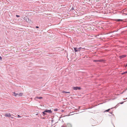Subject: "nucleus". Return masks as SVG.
<instances>
[{"instance_id":"1","label":"nucleus","mask_w":127,"mask_h":127,"mask_svg":"<svg viewBox=\"0 0 127 127\" xmlns=\"http://www.w3.org/2000/svg\"><path fill=\"white\" fill-rule=\"evenodd\" d=\"M81 47H80L79 48L77 47H74V50L75 52H77L81 50Z\"/></svg>"},{"instance_id":"2","label":"nucleus","mask_w":127,"mask_h":127,"mask_svg":"<svg viewBox=\"0 0 127 127\" xmlns=\"http://www.w3.org/2000/svg\"><path fill=\"white\" fill-rule=\"evenodd\" d=\"M11 115H11L9 113H7L5 114L4 116L6 117H11Z\"/></svg>"},{"instance_id":"3","label":"nucleus","mask_w":127,"mask_h":127,"mask_svg":"<svg viewBox=\"0 0 127 127\" xmlns=\"http://www.w3.org/2000/svg\"><path fill=\"white\" fill-rule=\"evenodd\" d=\"M73 89L74 90H80L81 89V88L80 87H73Z\"/></svg>"},{"instance_id":"4","label":"nucleus","mask_w":127,"mask_h":127,"mask_svg":"<svg viewBox=\"0 0 127 127\" xmlns=\"http://www.w3.org/2000/svg\"><path fill=\"white\" fill-rule=\"evenodd\" d=\"M65 127H72L71 125L69 123H68L65 125Z\"/></svg>"},{"instance_id":"5","label":"nucleus","mask_w":127,"mask_h":127,"mask_svg":"<svg viewBox=\"0 0 127 127\" xmlns=\"http://www.w3.org/2000/svg\"><path fill=\"white\" fill-rule=\"evenodd\" d=\"M44 112H46L49 113H51L52 112L51 111V110H45V111H44Z\"/></svg>"},{"instance_id":"6","label":"nucleus","mask_w":127,"mask_h":127,"mask_svg":"<svg viewBox=\"0 0 127 127\" xmlns=\"http://www.w3.org/2000/svg\"><path fill=\"white\" fill-rule=\"evenodd\" d=\"M126 55H124L122 56H119V57L120 59H122L124 57H126Z\"/></svg>"},{"instance_id":"7","label":"nucleus","mask_w":127,"mask_h":127,"mask_svg":"<svg viewBox=\"0 0 127 127\" xmlns=\"http://www.w3.org/2000/svg\"><path fill=\"white\" fill-rule=\"evenodd\" d=\"M101 61L100 60H93V62H101Z\"/></svg>"},{"instance_id":"8","label":"nucleus","mask_w":127,"mask_h":127,"mask_svg":"<svg viewBox=\"0 0 127 127\" xmlns=\"http://www.w3.org/2000/svg\"><path fill=\"white\" fill-rule=\"evenodd\" d=\"M42 98V97H38V96H36L35 97V98H37L39 99H41Z\"/></svg>"},{"instance_id":"9","label":"nucleus","mask_w":127,"mask_h":127,"mask_svg":"<svg viewBox=\"0 0 127 127\" xmlns=\"http://www.w3.org/2000/svg\"><path fill=\"white\" fill-rule=\"evenodd\" d=\"M63 93L64 94H65L66 93H68V94H70V92H64Z\"/></svg>"},{"instance_id":"10","label":"nucleus","mask_w":127,"mask_h":127,"mask_svg":"<svg viewBox=\"0 0 127 127\" xmlns=\"http://www.w3.org/2000/svg\"><path fill=\"white\" fill-rule=\"evenodd\" d=\"M13 94H14V95L15 96H17L18 95H19V94L17 93H13Z\"/></svg>"},{"instance_id":"11","label":"nucleus","mask_w":127,"mask_h":127,"mask_svg":"<svg viewBox=\"0 0 127 127\" xmlns=\"http://www.w3.org/2000/svg\"><path fill=\"white\" fill-rule=\"evenodd\" d=\"M127 73V71H125V72H123L122 73H121V74L122 75H124V74H126Z\"/></svg>"},{"instance_id":"12","label":"nucleus","mask_w":127,"mask_h":127,"mask_svg":"<svg viewBox=\"0 0 127 127\" xmlns=\"http://www.w3.org/2000/svg\"><path fill=\"white\" fill-rule=\"evenodd\" d=\"M20 96H22L23 95V93H20L18 95Z\"/></svg>"},{"instance_id":"13","label":"nucleus","mask_w":127,"mask_h":127,"mask_svg":"<svg viewBox=\"0 0 127 127\" xmlns=\"http://www.w3.org/2000/svg\"><path fill=\"white\" fill-rule=\"evenodd\" d=\"M122 20H121V19H117L116 20V21H118V22H119L121 21H122Z\"/></svg>"},{"instance_id":"14","label":"nucleus","mask_w":127,"mask_h":127,"mask_svg":"<svg viewBox=\"0 0 127 127\" xmlns=\"http://www.w3.org/2000/svg\"><path fill=\"white\" fill-rule=\"evenodd\" d=\"M45 112H44V111L43 112H42V113L44 115H46V113Z\"/></svg>"},{"instance_id":"15","label":"nucleus","mask_w":127,"mask_h":127,"mask_svg":"<svg viewBox=\"0 0 127 127\" xmlns=\"http://www.w3.org/2000/svg\"><path fill=\"white\" fill-rule=\"evenodd\" d=\"M110 110V109H108L106 110L105 111H106V112H108V111H109Z\"/></svg>"},{"instance_id":"16","label":"nucleus","mask_w":127,"mask_h":127,"mask_svg":"<svg viewBox=\"0 0 127 127\" xmlns=\"http://www.w3.org/2000/svg\"><path fill=\"white\" fill-rule=\"evenodd\" d=\"M16 16L17 17H20V16L19 15H16Z\"/></svg>"},{"instance_id":"17","label":"nucleus","mask_w":127,"mask_h":127,"mask_svg":"<svg viewBox=\"0 0 127 127\" xmlns=\"http://www.w3.org/2000/svg\"><path fill=\"white\" fill-rule=\"evenodd\" d=\"M18 117V118H19V117H21L19 115H18V117Z\"/></svg>"},{"instance_id":"18","label":"nucleus","mask_w":127,"mask_h":127,"mask_svg":"<svg viewBox=\"0 0 127 127\" xmlns=\"http://www.w3.org/2000/svg\"><path fill=\"white\" fill-rule=\"evenodd\" d=\"M125 66V67H127V63L126 64Z\"/></svg>"},{"instance_id":"19","label":"nucleus","mask_w":127,"mask_h":127,"mask_svg":"<svg viewBox=\"0 0 127 127\" xmlns=\"http://www.w3.org/2000/svg\"><path fill=\"white\" fill-rule=\"evenodd\" d=\"M36 28H39V27L38 26H36Z\"/></svg>"},{"instance_id":"20","label":"nucleus","mask_w":127,"mask_h":127,"mask_svg":"<svg viewBox=\"0 0 127 127\" xmlns=\"http://www.w3.org/2000/svg\"><path fill=\"white\" fill-rule=\"evenodd\" d=\"M0 60H2V58L1 57H0Z\"/></svg>"},{"instance_id":"21","label":"nucleus","mask_w":127,"mask_h":127,"mask_svg":"<svg viewBox=\"0 0 127 127\" xmlns=\"http://www.w3.org/2000/svg\"><path fill=\"white\" fill-rule=\"evenodd\" d=\"M11 117V118H12V119L13 118H14V117H11H11Z\"/></svg>"},{"instance_id":"22","label":"nucleus","mask_w":127,"mask_h":127,"mask_svg":"<svg viewBox=\"0 0 127 127\" xmlns=\"http://www.w3.org/2000/svg\"><path fill=\"white\" fill-rule=\"evenodd\" d=\"M61 127H64V126H62Z\"/></svg>"},{"instance_id":"23","label":"nucleus","mask_w":127,"mask_h":127,"mask_svg":"<svg viewBox=\"0 0 127 127\" xmlns=\"http://www.w3.org/2000/svg\"><path fill=\"white\" fill-rule=\"evenodd\" d=\"M112 112H111V113H110L111 114H112Z\"/></svg>"},{"instance_id":"24","label":"nucleus","mask_w":127,"mask_h":127,"mask_svg":"<svg viewBox=\"0 0 127 127\" xmlns=\"http://www.w3.org/2000/svg\"><path fill=\"white\" fill-rule=\"evenodd\" d=\"M123 102H122V103H121V104H123Z\"/></svg>"},{"instance_id":"25","label":"nucleus","mask_w":127,"mask_h":127,"mask_svg":"<svg viewBox=\"0 0 127 127\" xmlns=\"http://www.w3.org/2000/svg\"><path fill=\"white\" fill-rule=\"evenodd\" d=\"M72 9H73V8H72Z\"/></svg>"}]
</instances>
